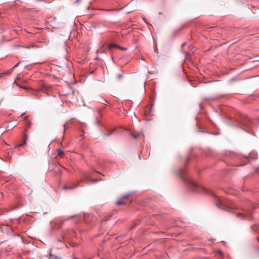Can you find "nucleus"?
<instances>
[{
	"instance_id": "1",
	"label": "nucleus",
	"mask_w": 259,
	"mask_h": 259,
	"mask_svg": "<svg viewBox=\"0 0 259 259\" xmlns=\"http://www.w3.org/2000/svg\"><path fill=\"white\" fill-rule=\"evenodd\" d=\"M184 182L187 184L192 191H198L200 192H207V190L202 186L199 185L196 182L190 178H185L182 176Z\"/></svg>"
},
{
	"instance_id": "2",
	"label": "nucleus",
	"mask_w": 259,
	"mask_h": 259,
	"mask_svg": "<svg viewBox=\"0 0 259 259\" xmlns=\"http://www.w3.org/2000/svg\"><path fill=\"white\" fill-rule=\"evenodd\" d=\"M252 210H245L244 213H238L237 216L241 215L243 219L250 220L251 219Z\"/></svg>"
},
{
	"instance_id": "3",
	"label": "nucleus",
	"mask_w": 259,
	"mask_h": 259,
	"mask_svg": "<svg viewBox=\"0 0 259 259\" xmlns=\"http://www.w3.org/2000/svg\"><path fill=\"white\" fill-rule=\"evenodd\" d=\"M83 178H82L80 181V183H87L90 181L92 182H96V180H92L90 178V176L89 173L88 172H83Z\"/></svg>"
},
{
	"instance_id": "4",
	"label": "nucleus",
	"mask_w": 259,
	"mask_h": 259,
	"mask_svg": "<svg viewBox=\"0 0 259 259\" xmlns=\"http://www.w3.org/2000/svg\"><path fill=\"white\" fill-rule=\"evenodd\" d=\"M52 87L49 85L46 84H43L41 89L39 90V91H41L44 93H47V92H50L51 90Z\"/></svg>"
},
{
	"instance_id": "5",
	"label": "nucleus",
	"mask_w": 259,
	"mask_h": 259,
	"mask_svg": "<svg viewBox=\"0 0 259 259\" xmlns=\"http://www.w3.org/2000/svg\"><path fill=\"white\" fill-rule=\"evenodd\" d=\"M27 139V135L25 133L24 135L23 142L21 144H20L17 145V146H15V148L20 147H23V146H24L26 144Z\"/></svg>"
},
{
	"instance_id": "6",
	"label": "nucleus",
	"mask_w": 259,
	"mask_h": 259,
	"mask_svg": "<svg viewBox=\"0 0 259 259\" xmlns=\"http://www.w3.org/2000/svg\"><path fill=\"white\" fill-rule=\"evenodd\" d=\"M71 218H74L75 219V223L82 220L83 218L81 215H74L71 217Z\"/></svg>"
},
{
	"instance_id": "7",
	"label": "nucleus",
	"mask_w": 259,
	"mask_h": 259,
	"mask_svg": "<svg viewBox=\"0 0 259 259\" xmlns=\"http://www.w3.org/2000/svg\"><path fill=\"white\" fill-rule=\"evenodd\" d=\"M31 125V123L30 121H26V125H25V133L27 132L29 128H30Z\"/></svg>"
},
{
	"instance_id": "8",
	"label": "nucleus",
	"mask_w": 259,
	"mask_h": 259,
	"mask_svg": "<svg viewBox=\"0 0 259 259\" xmlns=\"http://www.w3.org/2000/svg\"><path fill=\"white\" fill-rule=\"evenodd\" d=\"M126 204V202H125L124 201V200L123 199H122V198H120L118 201H117L116 202V204L119 205H124V204Z\"/></svg>"
},
{
	"instance_id": "9",
	"label": "nucleus",
	"mask_w": 259,
	"mask_h": 259,
	"mask_svg": "<svg viewBox=\"0 0 259 259\" xmlns=\"http://www.w3.org/2000/svg\"><path fill=\"white\" fill-rule=\"evenodd\" d=\"M57 155L61 157H63L64 156V152L61 149H58Z\"/></svg>"
},
{
	"instance_id": "10",
	"label": "nucleus",
	"mask_w": 259,
	"mask_h": 259,
	"mask_svg": "<svg viewBox=\"0 0 259 259\" xmlns=\"http://www.w3.org/2000/svg\"><path fill=\"white\" fill-rule=\"evenodd\" d=\"M79 183H77L75 186H74L73 187H67L66 186H64L63 187V188H64V189H72L73 188H76L77 187H78L79 185Z\"/></svg>"
},
{
	"instance_id": "11",
	"label": "nucleus",
	"mask_w": 259,
	"mask_h": 259,
	"mask_svg": "<svg viewBox=\"0 0 259 259\" xmlns=\"http://www.w3.org/2000/svg\"><path fill=\"white\" fill-rule=\"evenodd\" d=\"M141 136H142V134H141V133H138L137 134H132V136L135 138H137Z\"/></svg>"
},
{
	"instance_id": "12",
	"label": "nucleus",
	"mask_w": 259,
	"mask_h": 259,
	"mask_svg": "<svg viewBox=\"0 0 259 259\" xmlns=\"http://www.w3.org/2000/svg\"><path fill=\"white\" fill-rule=\"evenodd\" d=\"M11 73V71L10 70H6L2 72V74H4V75H9Z\"/></svg>"
},
{
	"instance_id": "13",
	"label": "nucleus",
	"mask_w": 259,
	"mask_h": 259,
	"mask_svg": "<svg viewBox=\"0 0 259 259\" xmlns=\"http://www.w3.org/2000/svg\"><path fill=\"white\" fill-rule=\"evenodd\" d=\"M50 256L53 257L54 259H62L60 257H59V256H56L54 254H52L51 253H50Z\"/></svg>"
},
{
	"instance_id": "14",
	"label": "nucleus",
	"mask_w": 259,
	"mask_h": 259,
	"mask_svg": "<svg viewBox=\"0 0 259 259\" xmlns=\"http://www.w3.org/2000/svg\"><path fill=\"white\" fill-rule=\"evenodd\" d=\"M216 205H217V206L218 207L221 208L220 205H223V201L222 200H220V201L219 203H216Z\"/></svg>"
},
{
	"instance_id": "15",
	"label": "nucleus",
	"mask_w": 259,
	"mask_h": 259,
	"mask_svg": "<svg viewBox=\"0 0 259 259\" xmlns=\"http://www.w3.org/2000/svg\"><path fill=\"white\" fill-rule=\"evenodd\" d=\"M118 46L116 45H114V44H110L109 45V48L110 49H112V48H118Z\"/></svg>"
},
{
	"instance_id": "16",
	"label": "nucleus",
	"mask_w": 259,
	"mask_h": 259,
	"mask_svg": "<svg viewBox=\"0 0 259 259\" xmlns=\"http://www.w3.org/2000/svg\"><path fill=\"white\" fill-rule=\"evenodd\" d=\"M123 77V74L122 73H119L117 75V78L118 79L120 80Z\"/></svg>"
},
{
	"instance_id": "17",
	"label": "nucleus",
	"mask_w": 259,
	"mask_h": 259,
	"mask_svg": "<svg viewBox=\"0 0 259 259\" xmlns=\"http://www.w3.org/2000/svg\"><path fill=\"white\" fill-rule=\"evenodd\" d=\"M81 1V0H75L74 3L77 4L79 3Z\"/></svg>"
},
{
	"instance_id": "18",
	"label": "nucleus",
	"mask_w": 259,
	"mask_h": 259,
	"mask_svg": "<svg viewBox=\"0 0 259 259\" xmlns=\"http://www.w3.org/2000/svg\"><path fill=\"white\" fill-rule=\"evenodd\" d=\"M128 196V195H124L121 198H122V199L124 200V199L127 198Z\"/></svg>"
},
{
	"instance_id": "19",
	"label": "nucleus",
	"mask_w": 259,
	"mask_h": 259,
	"mask_svg": "<svg viewBox=\"0 0 259 259\" xmlns=\"http://www.w3.org/2000/svg\"><path fill=\"white\" fill-rule=\"evenodd\" d=\"M19 63H20V62H18V63H17L16 64H15V65L14 66L13 68H16V67H18V65H19Z\"/></svg>"
},
{
	"instance_id": "20",
	"label": "nucleus",
	"mask_w": 259,
	"mask_h": 259,
	"mask_svg": "<svg viewBox=\"0 0 259 259\" xmlns=\"http://www.w3.org/2000/svg\"><path fill=\"white\" fill-rule=\"evenodd\" d=\"M118 48H119L120 50H125V49L124 48H122V47H118Z\"/></svg>"
},
{
	"instance_id": "21",
	"label": "nucleus",
	"mask_w": 259,
	"mask_h": 259,
	"mask_svg": "<svg viewBox=\"0 0 259 259\" xmlns=\"http://www.w3.org/2000/svg\"><path fill=\"white\" fill-rule=\"evenodd\" d=\"M112 134V132L110 133L109 134H106V136H110Z\"/></svg>"
},
{
	"instance_id": "22",
	"label": "nucleus",
	"mask_w": 259,
	"mask_h": 259,
	"mask_svg": "<svg viewBox=\"0 0 259 259\" xmlns=\"http://www.w3.org/2000/svg\"><path fill=\"white\" fill-rule=\"evenodd\" d=\"M3 75H4V74H2V73H0V77H2Z\"/></svg>"
},
{
	"instance_id": "23",
	"label": "nucleus",
	"mask_w": 259,
	"mask_h": 259,
	"mask_svg": "<svg viewBox=\"0 0 259 259\" xmlns=\"http://www.w3.org/2000/svg\"><path fill=\"white\" fill-rule=\"evenodd\" d=\"M14 83H16L18 86H19V84H18L17 83H16V80L15 81V82H14Z\"/></svg>"
},
{
	"instance_id": "24",
	"label": "nucleus",
	"mask_w": 259,
	"mask_h": 259,
	"mask_svg": "<svg viewBox=\"0 0 259 259\" xmlns=\"http://www.w3.org/2000/svg\"><path fill=\"white\" fill-rule=\"evenodd\" d=\"M219 253L221 254V253H222V252H221V251H219Z\"/></svg>"
}]
</instances>
